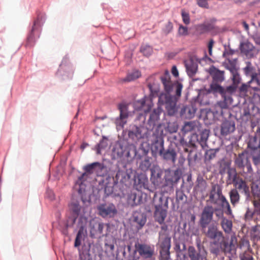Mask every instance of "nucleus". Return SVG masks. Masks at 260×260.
Instances as JSON below:
<instances>
[{
    "label": "nucleus",
    "instance_id": "nucleus-52",
    "mask_svg": "<svg viewBox=\"0 0 260 260\" xmlns=\"http://www.w3.org/2000/svg\"><path fill=\"white\" fill-rule=\"evenodd\" d=\"M237 88V86L233 84V85L229 86L226 87L225 89V94L224 95H229L231 96V94L235 92Z\"/></svg>",
    "mask_w": 260,
    "mask_h": 260
},
{
    "label": "nucleus",
    "instance_id": "nucleus-62",
    "mask_svg": "<svg viewBox=\"0 0 260 260\" xmlns=\"http://www.w3.org/2000/svg\"><path fill=\"white\" fill-rule=\"evenodd\" d=\"M253 205L255 209L256 212L260 214V202L257 201H254L253 202Z\"/></svg>",
    "mask_w": 260,
    "mask_h": 260
},
{
    "label": "nucleus",
    "instance_id": "nucleus-37",
    "mask_svg": "<svg viewBox=\"0 0 260 260\" xmlns=\"http://www.w3.org/2000/svg\"><path fill=\"white\" fill-rule=\"evenodd\" d=\"M188 254L190 260H199L201 255L193 246H189L188 249Z\"/></svg>",
    "mask_w": 260,
    "mask_h": 260
},
{
    "label": "nucleus",
    "instance_id": "nucleus-44",
    "mask_svg": "<svg viewBox=\"0 0 260 260\" xmlns=\"http://www.w3.org/2000/svg\"><path fill=\"white\" fill-rule=\"evenodd\" d=\"M140 51L144 55L146 56H149L153 52L152 47L147 45H142L141 47Z\"/></svg>",
    "mask_w": 260,
    "mask_h": 260
},
{
    "label": "nucleus",
    "instance_id": "nucleus-28",
    "mask_svg": "<svg viewBox=\"0 0 260 260\" xmlns=\"http://www.w3.org/2000/svg\"><path fill=\"white\" fill-rule=\"evenodd\" d=\"M220 225L225 233L230 234L232 231L233 222L232 220L227 219L225 217H222Z\"/></svg>",
    "mask_w": 260,
    "mask_h": 260
},
{
    "label": "nucleus",
    "instance_id": "nucleus-10",
    "mask_svg": "<svg viewBox=\"0 0 260 260\" xmlns=\"http://www.w3.org/2000/svg\"><path fill=\"white\" fill-rule=\"evenodd\" d=\"M98 210L103 217H113L117 213V210L113 204L100 205L98 207Z\"/></svg>",
    "mask_w": 260,
    "mask_h": 260
},
{
    "label": "nucleus",
    "instance_id": "nucleus-25",
    "mask_svg": "<svg viewBox=\"0 0 260 260\" xmlns=\"http://www.w3.org/2000/svg\"><path fill=\"white\" fill-rule=\"evenodd\" d=\"M141 76V72L138 70L133 71L132 72L128 73L127 76L119 80V82L123 83L125 82H129L140 77Z\"/></svg>",
    "mask_w": 260,
    "mask_h": 260
},
{
    "label": "nucleus",
    "instance_id": "nucleus-58",
    "mask_svg": "<svg viewBox=\"0 0 260 260\" xmlns=\"http://www.w3.org/2000/svg\"><path fill=\"white\" fill-rule=\"evenodd\" d=\"M46 196L50 200H53L55 199V195L53 191L51 189H47L46 192Z\"/></svg>",
    "mask_w": 260,
    "mask_h": 260
},
{
    "label": "nucleus",
    "instance_id": "nucleus-35",
    "mask_svg": "<svg viewBox=\"0 0 260 260\" xmlns=\"http://www.w3.org/2000/svg\"><path fill=\"white\" fill-rule=\"evenodd\" d=\"M221 96L223 101L218 102V104L221 108L226 109L232 103L233 99L231 96L229 95H222Z\"/></svg>",
    "mask_w": 260,
    "mask_h": 260
},
{
    "label": "nucleus",
    "instance_id": "nucleus-22",
    "mask_svg": "<svg viewBox=\"0 0 260 260\" xmlns=\"http://www.w3.org/2000/svg\"><path fill=\"white\" fill-rule=\"evenodd\" d=\"M32 18H31V20L29 22L28 26L29 30L27 36V37L22 43L21 45H24L26 49H30L32 47Z\"/></svg>",
    "mask_w": 260,
    "mask_h": 260
},
{
    "label": "nucleus",
    "instance_id": "nucleus-3",
    "mask_svg": "<svg viewBox=\"0 0 260 260\" xmlns=\"http://www.w3.org/2000/svg\"><path fill=\"white\" fill-rule=\"evenodd\" d=\"M158 244L160 247V254L162 260H168L170 258L171 248V237L167 233L159 232Z\"/></svg>",
    "mask_w": 260,
    "mask_h": 260
},
{
    "label": "nucleus",
    "instance_id": "nucleus-39",
    "mask_svg": "<svg viewBox=\"0 0 260 260\" xmlns=\"http://www.w3.org/2000/svg\"><path fill=\"white\" fill-rule=\"evenodd\" d=\"M230 70L232 74V80L233 84L238 86V85L240 83L241 81V78L239 74H238L237 71L236 70L235 68H231Z\"/></svg>",
    "mask_w": 260,
    "mask_h": 260
},
{
    "label": "nucleus",
    "instance_id": "nucleus-17",
    "mask_svg": "<svg viewBox=\"0 0 260 260\" xmlns=\"http://www.w3.org/2000/svg\"><path fill=\"white\" fill-rule=\"evenodd\" d=\"M224 71H220L215 67L210 69V74L213 79L212 82L221 83L224 80Z\"/></svg>",
    "mask_w": 260,
    "mask_h": 260
},
{
    "label": "nucleus",
    "instance_id": "nucleus-43",
    "mask_svg": "<svg viewBox=\"0 0 260 260\" xmlns=\"http://www.w3.org/2000/svg\"><path fill=\"white\" fill-rule=\"evenodd\" d=\"M235 184L236 187L239 190H243L246 191L248 189V187L245 181L242 179H238L235 182Z\"/></svg>",
    "mask_w": 260,
    "mask_h": 260
},
{
    "label": "nucleus",
    "instance_id": "nucleus-20",
    "mask_svg": "<svg viewBox=\"0 0 260 260\" xmlns=\"http://www.w3.org/2000/svg\"><path fill=\"white\" fill-rule=\"evenodd\" d=\"M164 159L167 161H170L175 163L176 160L177 154L175 150L173 148H169L166 151H162L160 155Z\"/></svg>",
    "mask_w": 260,
    "mask_h": 260
},
{
    "label": "nucleus",
    "instance_id": "nucleus-60",
    "mask_svg": "<svg viewBox=\"0 0 260 260\" xmlns=\"http://www.w3.org/2000/svg\"><path fill=\"white\" fill-rule=\"evenodd\" d=\"M125 173L124 172L119 170L116 174L115 178L117 181H122V179Z\"/></svg>",
    "mask_w": 260,
    "mask_h": 260
},
{
    "label": "nucleus",
    "instance_id": "nucleus-15",
    "mask_svg": "<svg viewBox=\"0 0 260 260\" xmlns=\"http://www.w3.org/2000/svg\"><path fill=\"white\" fill-rule=\"evenodd\" d=\"M235 129V122L232 120H225L221 124L220 134L223 136H226L233 133Z\"/></svg>",
    "mask_w": 260,
    "mask_h": 260
},
{
    "label": "nucleus",
    "instance_id": "nucleus-31",
    "mask_svg": "<svg viewBox=\"0 0 260 260\" xmlns=\"http://www.w3.org/2000/svg\"><path fill=\"white\" fill-rule=\"evenodd\" d=\"M248 161V158L244 153L239 154L235 159V164L239 168H244Z\"/></svg>",
    "mask_w": 260,
    "mask_h": 260
},
{
    "label": "nucleus",
    "instance_id": "nucleus-7",
    "mask_svg": "<svg viewBox=\"0 0 260 260\" xmlns=\"http://www.w3.org/2000/svg\"><path fill=\"white\" fill-rule=\"evenodd\" d=\"M216 210L212 206H206L204 208L199 221L202 229L207 228L213 220L214 212Z\"/></svg>",
    "mask_w": 260,
    "mask_h": 260
},
{
    "label": "nucleus",
    "instance_id": "nucleus-12",
    "mask_svg": "<svg viewBox=\"0 0 260 260\" xmlns=\"http://www.w3.org/2000/svg\"><path fill=\"white\" fill-rule=\"evenodd\" d=\"M145 134V129L143 126L132 125L128 132V137L133 141H138L143 138Z\"/></svg>",
    "mask_w": 260,
    "mask_h": 260
},
{
    "label": "nucleus",
    "instance_id": "nucleus-26",
    "mask_svg": "<svg viewBox=\"0 0 260 260\" xmlns=\"http://www.w3.org/2000/svg\"><path fill=\"white\" fill-rule=\"evenodd\" d=\"M134 221L137 224V228L140 229L146 222V216L143 213L136 212L134 214Z\"/></svg>",
    "mask_w": 260,
    "mask_h": 260
},
{
    "label": "nucleus",
    "instance_id": "nucleus-59",
    "mask_svg": "<svg viewBox=\"0 0 260 260\" xmlns=\"http://www.w3.org/2000/svg\"><path fill=\"white\" fill-rule=\"evenodd\" d=\"M208 0H197V4L200 7L207 8L208 7Z\"/></svg>",
    "mask_w": 260,
    "mask_h": 260
},
{
    "label": "nucleus",
    "instance_id": "nucleus-33",
    "mask_svg": "<svg viewBox=\"0 0 260 260\" xmlns=\"http://www.w3.org/2000/svg\"><path fill=\"white\" fill-rule=\"evenodd\" d=\"M219 83L212 82L210 86L209 91L213 93H219L221 95L225 94V89L219 84Z\"/></svg>",
    "mask_w": 260,
    "mask_h": 260
},
{
    "label": "nucleus",
    "instance_id": "nucleus-13",
    "mask_svg": "<svg viewBox=\"0 0 260 260\" xmlns=\"http://www.w3.org/2000/svg\"><path fill=\"white\" fill-rule=\"evenodd\" d=\"M118 109L120 111V116L116 119L115 123L117 126L123 127L126 124L128 116L127 106L124 104H120Z\"/></svg>",
    "mask_w": 260,
    "mask_h": 260
},
{
    "label": "nucleus",
    "instance_id": "nucleus-54",
    "mask_svg": "<svg viewBox=\"0 0 260 260\" xmlns=\"http://www.w3.org/2000/svg\"><path fill=\"white\" fill-rule=\"evenodd\" d=\"M178 34L182 36H187L188 34L187 27L184 26L182 25H180L178 29Z\"/></svg>",
    "mask_w": 260,
    "mask_h": 260
},
{
    "label": "nucleus",
    "instance_id": "nucleus-49",
    "mask_svg": "<svg viewBox=\"0 0 260 260\" xmlns=\"http://www.w3.org/2000/svg\"><path fill=\"white\" fill-rule=\"evenodd\" d=\"M176 200L179 202H185L186 201V196L182 191L177 190L176 191Z\"/></svg>",
    "mask_w": 260,
    "mask_h": 260
},
{
    "label": "nucleus",
    "instance_id": "nucleus-45",
    "mask_svg": "<svg viewBox=\"0 0 260 260\" xmlns=\"http://www.w3.org/2000/svg\"><path fill=\"white\" fill-rule=\"evenodd\" d=\"M195 127V123L194 122L189 121L186 122L185 123L183 128L182 131L184 133H188L191 132L194 129Z\"/></svg>",
    "mask_w": 260,
    "mask_h": 260
},
{
    "label": "nucleus",
    "instance_id": "nucleus-23",
    "mask_svg": "<svg viewBox=\"0 0 260 260\" xmlns=\"http://www.w3.org/2000/svg\"><path fill=\"white\" fill-rule=\"evenodd\" d=\"M187 74L190 76H193L197 72L198 66L192 59L186 60L184 62Z\"/></svg>",
    "mask_w": 260,
    "mask_h": 260
},
{
    "label": "nucleus",
    "instance_id": "nucleus-1",
    "mask_svg": "<svg viewBox=\"0 0 260 260\" xmlns=\"http://www.w3.org/2000/svg\"><path fill=\"white\" fill-rule=\"evenodd\" d=\"M202 230L206 237L214 240L213 244L217 245L221 251L224 252L231 251L232 243L229 244L228 241L225 240L222 232L218 230L217 225L212 223Z\"/></svg>",
    "mask_w": 260,
    "mask_h": 260
},
{
    "label": "nucleus",
    "instance_id": "nucleus-63",
    "mask_svg": "<svg viewBox=\"0 0 260 260\" xmlns=\"http://www.w3.org/2000/svg\"><path fill=\"white\" fill-rule=\"evenodd\" d=\"M252 160L255 165H260V155L253 156Z\"/></svg>",
    "mask_w": 260,
    "mask_h": 260
},
{
    "label": "nucleus",
    "instance_id": "nucleus-29",
    "mask_svg": "<svg viewBox=\"0 0 260 260\" xmlns=\"http://www.w3.org/2000/svg\"><path fill=\"white\" fill-rule=\"evenodd\" d=\"M97 169H101V165L100 162H95L89 165H87L84 167L83 170L89 176L91 174L96 172Z\"/></svg>",
    "mask_w": 260,
    "mask_h": 260
},
{
    "label": "nucleus",
    "instance_id": "nucleus-56",
    "mask_svg": "<svg viewBox=\"0 0 260 260\" xmlns=\"http://www.w3.org/2000/svg\"><path fill=\"white\" fill-rule=\"evenodd\" d=\"M88 177L89 176L87 174V173L84 172V173H83L82 175L78 178L77 183L81 186L83 184V182L85 181Z\"/></svg>",
    "mask_w": 260,
    "mask_h": 260
},
{
    "label": "nucleus",
    "instance_id": "nucleus-36",
    "mask_svg": "<svg viewBox=\"0 0 260 260\" xmlns=\"http://www.w3.org/2000/svg\"><path fill=\"white\" fill-rule=\"evenodd\" d=\"M230 198L231 202L233 206L237 204L240 200V196L238 191L236 189H232L230 193Z\"/></svg>",
    "mask_w": 260,
    "mask_h": 260
},
{
    "label": "nucleus",
    "instance_id": "nucleus-38",
    "mask_svg": "<svg viewBox=\"0 0 260 260\" xmlns=\"http://www.w3.org/2000/svg\"><path fill=\"white\" fill-rule=\"evenodd\" d=\"M219 165V172L220 174H223L230 168L231 163L223 158L218 162Z\"/></svg>",
    "mask_w": 260,
    "mask_h": 260
},
{
    "label": "nucleus",
    "instance_id": "nucleus-53",
    "mask_svg": "<svg viewBox=\"0 0 260 260\" xmlns=\"http://www.w3.org/2000/svg\"><path fill=\"white\" fill-rule=\"evenodd\" d=\"M239 258L240 260H254L252 254L248 252H244L240 254Z\"/></svg>",
    "mask_w": 260,
    "mask_h": 260
},
{
    "label": "nucleus",
    "instance_id": "nucleus-48",
    "mask_svg": "<svg viewBox=\"0 0 260 260\" xmlns=\"http://www.w3.org/2000/svg\"><path fill=\"white\" fill-rule=\"evenodd\" d=\"M151 166V162L149 158H145L142 161L140 167L143 170H148Z\"/></svg>",
    "mask_w": 260,
    "mask_h": 260
},
{
    "label": "nucleus",
    "instance_id": "nucleus-16",
    "mask_svg": "<svg viewBox=\"0 0 260 260\" xmlns=\"http://www.w3.org/2000/svg\"><path fill=\"white\" fill-rule=\"evenodd\" d=\"M219 190L221 194H222V189L219 185L215 184L212 186L209 194V200L211 203L216 204L218 200L220 201V196L218 194V191H219Z\"/></svg>",
    "mask_w": 260,
    "mask_h": 260
},
{
    "label": "nucleus",
    "instance_id": "nucleus-57",
    "mask_svg": "<svg viewBox=\"0 0 260 260\" xmlns=\"http://www.w3.org/2000/svg\"><path fill=\"white\" fill-rule=\"evenodd\" d=\"M176 88V94L177 96L180 97L181 94V91L182 89L183 86L181 83H177L175 84V86Z\"/></svg>",
    "mask_w": 260,
    "mask_h": 260
},
{
    "label": "nucleus",
    "instance_id": "nucleus-6",
    "mask_svg": "<svg viewBox=\"0 0 260 260\" xmlns=\"http://www.w3.org/2000/svg\"><path fill=\"white\" fill-rule=\"evenodd\" d=\"M136 252L140 257L146 260H155V249L153 245L138 243L135 245Z\"/></svg>",
    "mask_w": 260,
    "mask_h": 260
},
{
    "label": "nucleus",
    "instance_id": "nucleus-14",
    "mask_svg": "<svg viewBox=\"0 0 260 260\" xmlns=\"http://www.w3.org/2000/svg\"><path fill=\"white\" fill-rule=\"evenodd\" d=\"M104 227L103 223L94 220L91 221L89 225L90 237L92 238H95L98 236L100 237L103 233Z\"/></svg>",
    "mask_w": 260,
    "mask_h": 260
},
{
    "label": "nucleus",
    "instance_id": "nucleus-5",
    "mask_svg": "<svg viewBox=\"0 0 260 260\" xmlns=\"http://www.w3.org/2000/svg\"><path fill=\"white\" fill-rule=\"evenodd\" d=\"M159 102L165 104V107L169 115H174L178 110L177 99L170 94H161L159 97Z\"/></svg>",
    "mask_w": 260,
    "mask_h": 260
},
{
    "label": "nucleus",
    "instance_id": "nucleus-46",
    "mask_svg": "<svg viewBox=\"0 0 260 260\" xmlns=\"http://www.w3.org/2000/svg\"><path fill=\"white\" fill-rule=\"evenodd\" d=\"M198 153L194 150H191L187 156V160L189 162L192 163L195 162L198 159Z\"/></svg>",
    "mask_w": 260,
    "mask_h": 260
},
{
    "label": "nucleus",
    "instance_id": "nucleus-40",
    "mask_svg": "<svg viewBox=\"0 0 260 260\" xmlns=\"http://www.w3.org/2000/svg\"><path fill=\"white\" fill-rule=\"evenodd\" d=\"M125 148L120 144H117L113 148V152L118 157L122 156L125 152Z\"/></svg>",
    "mask_w": 260,
    "mask_h": 260
},
{
    "label": "nucleus",
    "instance_id": "nucleus-24",
    "mask_svg": "<svg viewBox=\"0 0 260 260\" xmlns=\"http://www.w3.org/2000/svg\"><path fill=\"white\" fill-rule=\"evenodd\" d=\"M218 194L220 198L221 207H222L224 213L228 215H232V210L231 208L230 205L225 197L221 194L220 191H218Z\"/></svg>",
    "mask_w": 260,
    "mask_h": 260
},
{
    "label": "nucleus",
    "instance_id": "nucleus-19",
    "mask_svg": "<svg viewBox=\"0 0 260 260\" xmlns=\"http://www.w3.org/2000/svg\"><path fill=\"white\" fill-rule=\"evenodd\" d=\"M160 80L164 85L165 90L169 94L172 91L175 84L171 81L170 76L168 74H166L161 76Z\"/></svg>",
    "mask_w": 260,
    "mask_h": 260
},
{
    "label": "nucleus",
    "instance_id": "nucleus-11",
    "mask_svg": "<svg viewBox=\"0 0 260 260\" xmlns=\"http://www.w3.org/2000/svg\"><path fill=\"white\" fill-rule=\"evenodd\" d=\"M151 175L150 180L152 183L155 187H163L166 186L163 183L164 179L162 178L163 171L159 168H155L151 170Z\"/></svg>",
    "mask_w": 260,
    "mask_h": 260
},
{
    "label": "nucleus",
    "instance_id": "nucleus-9",
    "mask_svg": "<svg viewBox=\"0 0 260 260\" xmlns=\"http://www.w3.org/2000/svg\"><path fill=\"white\" fill-rule=\"evenodd\" d=\"M180 172L178 170H172L168 169L165 171V183L166 186H172L174 183H177L180 178Z\"/></svg>",
    "mask_w": 260,
    "mask_h": 260
},
{
    "label": "nucleus",
    "instance_id": "nucleus-41",
    "mask_svg": "<svg viewBox=\"0 0 260 260\" xmlns=\"http://www.w3.org/2000/svg\"><path fill=\"white\" fill-rule=\"evenodd\" d=\"M165 129L166 131L171 134L175 133L178 130L177 123L176 122L169 121L167 122V125L165 127Z\"/></svg>",
    "mask_w": 260,
    "mask_h": 260
},
{
    "label": "nucleus",
    "instance_id": "nucleus-55",
    "mask_svg": "<svg viewBox=\"0 0 260 260\" xmlns=\"http://www.w3.org/2000/svg\"><path fill=\"white\" fill-rule=\"evenodd\" d=\"M198 184L197 185V188L198 189L200 188L201 191L205 189L206 182L203 179H198L197 180Z\"/></svg>",
    "mask_w": 260,
    "mask_h": 260
},
{
    "label": "nucleus",
    "instance_id": "nucleus-51",
    "mask_svg": "<svg viewBox=\"0 0 260 260\" xmlns=\"http://www.w3.org/2000/svg\"><path fill=\"white\" fill-rule=\"evenodd\" d=\"M173 28V25L172 22L170 21L168 22L166 24L165 27L162 29L163 32L166 35H168L170 33Z\"/></svg>",
    "mask_w": 260,
    "mask_h": 260
},
{
    "label": "nucleus",
    "instance_id": "nucleus-27",
    "mask_svg": "<svg viewBox=\"0 0 260 260\" xmlns=\"http://www.w3.org/2000/svg\"><path fill=\"white\" fill-rule=\"evenodd\" d=\"M254 47L251 43L246 41L241 43L240 45V49L242 53L246 56L251 55V52L254 49Z\"/></svg>",
    "mask_w": 260,
    "mask_h": 260
},
{
    "label": "nucleus",
    "instance_id": "nucleus-64",
    "mask_svg": "<svg viewBox=\"0 0 260 260\" xmlns=\"http://www.w3.org/2000/svg\"><path fill=\"white\" fill-rule=\"evenodd\" d=\"M105 247L107 250H109V251L112 252L114 249V245L113 244L105 243Z\"/></svg>",
    "mask_w": 260,
    "mask_h": 260
},
{
    "label": "nucleus",
    "instance_id": "nucleus-32",
    "mask_svg": "<svg viewBox=\"0 0 260 260\" xmlns=\"http://www.w3.org/2000/svg\"><path fill=\"white\" fill-rule=\"evenodd\" d=\"M218 149H211L206 151L204 157V161L206 164L210 162L216 156Z\"/></svg>",
    "mask_w": 260,
    "mask_h": 260
},
{
    "label": "nucleus",
    "instance_id": "nucleus-4",
    "mask_svg": "<svg viewBox=\"0 0 260 260\" xmlns=\"http://www.w3.org/2000/svg\"><path fill=\"white\" fill-rule=\"evenodd\" d=\"M160 203L155 205L154 217L160 224L164 223L167 215L168 201L163 197L159 198Z\"/></svg>",
    "mask_w": 260,
    "mask_h": 260
},
{
    "label": "nucleus",
    "instance_id": "nucleus-61",
    "mask_svg": "<svg viewBox=\"0 0 260 260\" xmlns=\"http://www.w3.org/2000/svg\"><path fill=\"white\" fill-rule=\"evenodd\" d=\"M198 30L200 31V33H204L208 30V27L205 24H201L198 26Z\"/></svg>",
    "mask_w": 260,
    "mask_h": 260
},
{
    "label": "nucleus",
    "instance_id": "nucleus-18",
    "mask_svg": "<svg viewBox=\"0 0 260 260\" xmlns=\"http://www.w3.org/2000/svg\"><path fill=\"white\" fill-rule=\"evenodd\" d=\"M142 199L141 196H137L136 192L131 191L128 193L127 197V203L132 206L134 207L141 204Z\"/></svg>",
    "mask_w": 260,
    "mask_h": 260
},
{
    "label": "nucleus",
    "instance_id": "nucleus-34",
    "mask_svg": "<svg viewBox=\"0 0 260 260\" xmlns=\"http://www.w3.org/2000/svg\"><path fill=\"white\" fill-rule=\"evenodd\" d=\"M249 82L251 84V88L254 90L257 91L260 90V80L256 74H253L251 75V79Z\"/></svg>",
    "mask_w": 260,
    "mask_h": 260
},
{
    "label": "nucleus",
    "instance_id": "nucleus-50",
    "mask_svg": "<svg viewBox=\"0 0 260 260\" xmlns=\"http://www.w3.org/2000/svg\"><path fill=\"white\" fill-rule=\"evenodd\" d=\"M181 16L184 23H185L186 25L189 24L190 23V17L189 13L188 12H186L184 10H182L181 11Z\"/></svg>",
    "mask_w": 260,
    "mask_h": 260
},
{
    "label": "nucleus",
    "instance_id": "nucleus-47",
    "mask_svg": "<svg viewBox=\"0 0 260 260\" xmlns=\"http://www.w3.org/2000/svg\"><path fill=\"white\" fill-rule=\"evenodd\" d=\"M209 135V131L208 129L203 130L200 135V141L204 144L207 141Z\"/></svg>",
    "mask_w": 260,
    "mask_h": 260
},
{
    "label": "nucleus",
    "instance_id": "nucleus-21",
    "mask_svg": "<svg viewBox=\"0 0 260 260\" xmlns=\"http://www.w3.org/2000/svg\"><path fill=\"white\" fill-rule=\"evenodd\" d=\"M82 220L83 223L78 224V227L79 228V230L75 239L74 244L75 247H78L81 245L82 235L84 234V232H86V220L83 218H82Z\"/></svg>",
    "mask_w": 260,
    "mask_h": 260
},
{
    "label": "nucleus",
    "instance_id": "nucleus-42",
    "mask_svg": "<svg viewBox=\"0 0 260 260\" xmlns=\"http://www.w3.org/2000/svg\"><path fill=\"white\" fill-rule=\"evenodd\" d=\"M108 139L103 137V139L96 146V152L98 154H101V150L107 147L108 145Z\"/></svg>",
    "mask_w": 260,
    "mask_h": 260
},
{
    "label": "nucleus",
    "instance_id": "nucleus-30",
    "mask_svg": "<svg viewBox=\"0 0 260 260\" xmlns=\"http://www.w3.org/2000/svg\"><path fill=\"white\" fill-rule=\"evenodd\" d=\"M160 112L161 110L159 108L153 110V112L150 114L148 120V123L150 125H154L155 124V122L159 118Z\"/></svg>",
    "mask_w": 260,
    "mask_h": 260
},
{
    "label": "nucleus",
    "instance_id": "nucleus-8",
    "mask_svg": "<svg viewBox=\"0 0 260 260\" xmlns=\"http://www.w3.org/2000/svg\"><path fill=\"white\" fill-rule=\"evenodd\" d=\"M152 137L153 140L151 145V151L152 155L156 157L158 155H160L164 150V142L160 136H156L155 134H153Z\"/></svg>",
    "mask_w": 260,
    "mask_h": 260
},
{
    "label": "nucleus",
    "instance_id": "nucleus-2",
    "mask_svg": "<svg viewBox=\"0 0 260 260\" xmlns=\"http://www.w3.org/2000/svg\"><path fill=\"white\" fill-rule=\"evenodd\" d=\"M88 207L85 205L83 201H79L73 199L69 205V210L72 218V225H73L77 218L79 217L78 224L83 223L82 218L86 220V224L87 222V218L85 214L87 211Z\"/></svg>",
    "mask_w": 260,
    "mask_h": 260
}]
</instances>
